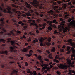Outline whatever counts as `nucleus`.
<instances>
[{"mask_svg":"<svg viewBox=\"0 0 75 75\" xmlns=\"http://www.w3.org/2000/svg\"><path fill=\"white\" fill-rule=\"evenodd\" d=\"M53 23L56 24H59L57 25L58 29V30H56L54 32V34H55L56 35L61 34V32H62V31H63V30L64 33H65L66 31H70V29H71L73 28H75V20H72L70 22V23H68V25L70 28L64 26H65V25L63 24H65V21H62V23L60 24H59V23H58L55 19L53 20V22L50 21H49L47 22V24H49L50 26H52L51 24Z\"/></svg>","mask_w":75,"mask_h":75,"instance_id":"nucleus-1","label":"nucleus"},{"mask_svg":"<svg viewBox=\"0 0 75 75\" xmlns=\"http://www.w3.org/2000/svg\"><path fill=\"white\" fill-rule=\"evenodd\" d=\"M69 1H70V0H61V1H58L57 3L59 4L64 3L62 4V8H61V7H59V6H54L53 5H51L49 3L47 4V6L46 7L42 6V5L41 4L40 10L42 9L44 10L45 9H46V10H48V9H52V8L55 11V13L59 14V13H60V11L59 10H61L62 8L64 10H65L67 8V5L69 6L72 4L71 2H69ZM64 2H66L67 3H64Z\"/></svg>","mask_w":75,"mask_h":75,"instance_id":"nucleus-2","label":"nucleus"},{"mask_svg":"<svg viewBox=\"0 0 75 75\" xmlns=\"http://www.w3.org/2000/svg\"><path fill=\"white\" fill-rule=\"evenodd\" d=\"M19 8L22 10H24L26 13H33L34 11H37V9L34 8V7L31 5L26 2L24 3V1L19 0Z\"/></svg>","mask_w":75,"mask_h":75,"instance_id":"nucleus-3","label":"nucleus"},{"mask_svg":"<svg viewBox=\"0 0 75 75\" xmlns=\"http://www.w3.org/2000/svg\"><path fill=\"white\" fill-rule=\"evenodd\" d=\"M67 64L68 65H69V66H68L67 64L64 65L63 64H61L59 66L60 69H67L68 67L69 68H70L71 66L72 67H75L74 65L72 64L71 60L67 59Z\"/></svg>","mask_w":75,"mask_h":75,"instance_id":"nucleus-4","label":"nucleus"},{"mask_svg":"<svg viewBox=\"0 0 75 75\" xmlns=\"http://www.w3.org/2000/svg\"><path fill=\"white\" fill-rule=\"evenodd\" d=\"M72 40L71 39H69L67 40V43H66V45H70L72 47H74V48H75V44L74 42H72Z\"/></svg>","mask_w":75,"mask_h":75,"instance_id":"nucleus-5","label":"nucleus"},{"mask_svg":"<svg viewBox=\"0 0 75 75\" xmlns=\"http://www.w3.org/2000/svg\"><path fill=\"white\" fill-rule=\"evenodd\" d=\"M44 38L42 37L40 38V39H39V40L40 42V45L41 46V47H42V46H44V44L42 43V42L44 41Z\"/></svg>","mask_w":75,"mask_h":75,"instance_id":"nucleus-6","label":"nucleus"},{"mask_svg":"<svg viewBox=\"0 0 75 75\" xmlns=\"http://www.w3.org/2000/svg\"><path fill=\"white\" fill-rule=\"evenodd\" d=\"M71 50H72V53L73 54L71 55V57H75V49H74V47H72L71 48Z\"/></svg>","mask_w":75,"mask_h":75,"instance_id":"nucleus-7","label":"nucleus"},{"mask_svg":"<svg viewBox=\"0 0 75 75\" xmlns=\"http://www.w3.org/2000/svg\"><path fill=\"white\" fill-rule=\"evenodd\" d=\"M70 49H71V47L69 46H67V51H68L67 52V54H69L70 53L71 50H70Z\"/></svg>","mask_w":75,"mask_h":75,"instance_id":"nucleus-8","label":"nucleus"},{"mask_svg":"<svg viewBox=\"0 0 75 75\" xmlns=\"http://www.w3.org/2000/svg\"><path fill=\"white\" fill-rule=\"evenodd\" d=\"M0 54H2V55H3V54H5L7 55L8 52L7 51H0Z\"/></svg>","mask_w":75,"mask_h":75,"instance_id":"nucleus-9","label":"nucleus"},{"mask_svg":"<svg viewBox=\"0 0 75 75\" xmlns=\"http://www.w3.org/2000/svg\"><path fill=\"white\" fill-rule=\"evenodd\" d=\"M64 14L65 15L64 16V17L65 18H69V15L68 14L67 12H64Z\"/></svg>","mask_w":75,"mask_h":75,"instance_id":"nucleus-10","label":"nucleus"},{"mask_svg":"<svg viewBox=\"0 0 75 75\" xmlns=\"http://www.w3.org/2000/svg\"><path fill=\"white\" fill-rule=\"evenodd\" d=\"M54 16L56 17H62V14H54Z\"/></svg>","mask_w":75,"mask_h":75,"instance_id":"nucleus-11","label":"nucleus"},{"mask_svg":"<svg viewBox=\"0 0 75 75\" xmlns=\"http://www.w3.org/2000/svg\"><path fill=\"white\" fill-rule=\"evenodd\" d=\"M25 14H23L22 15V16L23 17H26V16H31V15L30 13H26Z\"/></svg>","mask_w":75,"mask_h":75,"instance_id":"nucleus-12","label":"nucleus"},{"mask_svg":"<svg viewBox=\"0 0 75 75\" xmlns=\"http://www.w3.org/2000/svg\"><path fill=\"white\" fill-rule=\"evenodd\" d=\"M13 34V35H14L15 33H13L12 31H11L10 33H8L6 34L7 35H8V36H10V35H11Z\"/></svg>","mask_w":75,"mask_h":75,"instance_id":"nucleus-13","label":"nucleus"},{"mask_svg":"<svg viewBox=\"0 0 75 75\" xmlns=\"http://www.w3.org/2000/svg\"><path fill=\"white\" fill-rule=\"evenodd\" d=\"M26 70H27V73H30V75H32V72H31V69H26Z\"/></svg>","mask_w":75,"mask_h":75,"instance_id":"nucleus-14","label":"nucleus"},{"mask_svg":"<svg viewBox=\"0 0 75 75\" xmlns=\"http://www.w3.org/2000/svg\"><path fill=\"white\" fill-rule=\"evenodd\" d=\"M52 13H54V11L52 10H50L47 12V13H48L49 15H52Z\"/></svg>","mask_w":75,"mask_h":75,"instance_id":"nucleus-15","label":"nucleus"},{"mask_svg":"<svg viewBox=\"0 0 75 75\" xmlns=\"http://www.w3.org/2000/svg\"><path fill=\"white\" fill-rule=\"evenodd\" d=\"M15 48H17V47L14 45H13V47H11L10 49V51H13V50H14V49Z\"/></svg>","mask_w":75,"mask_h":75,"instance_id":"nucleus-16","label":"nucleus"},{"mask_svg":"<svg viewBox=\"0 0 75 75\" xmlns=\"http://www.w3.org/2000/svg\"><path fill=\"white\" fill-rule=\"evenodd\" d=\"M13 11H16V15H17L18 16H19V11H16V10L15 9H12Z\"/></svg>","mask_w":75,"mask_h":75,"instance_id":"nucleus-17","label":"nucleus"},{"mask_svg":"<svg viewBox=\"0 0 75 75\" xmlns=\"http://www.w3.org/2000/svg\"><path fill=\"white\" fill-rule=\"evenodd\" d=\"M41 67H48V65L45 64L44 63H42L41 65Z\"/></svg>","mask_w":75,"mask_h":75,"instance_id":"nucleus-18","label":"nucleus"},{"mask_svg":"<svg viewBox=\"0 0 75 75\" xmlns=\"http://www.w3.org/2000/svg\"><path fill=\"white\" fill-rule=\"evenodd\" d=\"M36 42H38V40L37 38H35V40H33L32 41V42L33 43H35Z\"/></svg>","mask_w":75,"mask_h":75,"instance_id":"nucleus-19","label":"nucleus"},{"mask_svg":"<svg viewBox=\"0 0 75 75\" xmlns=\"http://www.w3.org/2000/svg\"><path fill=\"white\" fill-rule=\"evenodd\" d=\"M74 18H75L74 17H72L71 18H69L68 20V22L69 23V22H70V21H71V20H74Z\"/></svg>","mask_w":75,"mask_h":75,"instance_id":"nucleus-20","label":"nucleus"},{"mask_svg":"<svg viewBox=\"0 0 75 75\" xmlns=\"http://www.w3.org/2000/svg\"><path fill=\"white\" fill-rule=\"evenodd\" d=\"M18 72V71H16V70H13L11 73V74H17Z\"/></svg>","mask_w":75,"mask_h":75,"instance_id":"nucleus-21","label":"nucleus"},{"mask_svg":"<svg viewBox=\"0 0 75 75\" xmlns=\"http://www.w3.org/2000/svg\"><path fill=\"white\" fill-rule=\"evenodd\" d=\"M52 54H50L49 55V56H48V57L49 58H50V59H52Z\"/></svg>","mask_w":75,"mask_h":75,"instance_id":"nucleus-22","label":"nucleus"},{"mask_svg":"<svg viewBox=\"0 0 75 75\" xmlns=\"http://www.w3.org/2000/svg\"><path fill=\"white\" fill-rule=\"evenodd\" d=\"M51 51L52 52H55V47H53L51 50Z\"/></svg>","mask_w":75,"mask_h":75,"instance_id":"nucleus-23","label":"nucleus"},{"mask_svg":"<svg viewBox=\"0 0 75 75\" xmlns=\"http://www.w3.org/2000/svg\"><path fill=\"white\" fill-rule=\"evenodd\" d=\"M31 55H32V54H30V53L29 54H26V56H27V57H28L30 58L31 57Z\"/></svg>","mask_w":75,"mask_h":75,"instance_id":"nucleus-24","label":"nucleus"},{"mask_svg":"<svg viewBox=\"0 0 75 75\" xmlns=\"http://www.w3.org/2000/svg\"><path fill=\"white\" fill-rule=\"evenodd\" d=\"M28 50L27 48H24L23 51V52H27V51H28Z\"/></svg>","mask_w":75,"mask_h":75,"instance_id":"nucleus-25","label":"nucleus"},{"mask_svg":"<svg viewBox=\"0 0 75 75\" xmlns=\"http://www.w3.org/2000/svg\"><path fill=\"white\" fill-rule=\"evenodd\" d=\"M59 55H57L55 57V59H59Z\"/></svg>","mask_w":75,"mask_h":75,"instance_id":"nucleus-26","label":"nucleus"},{"mask_svg":"<svg viewBox=\"0 0 75 75\" xmlns=\"http://www.w3.org/2000/svg\"><path fill=\"white\" fill-rule=\"evenodd\" d=\"M29 21H30V22H32L33 23H35V20H34L30 19Z\"/></svg>","mask_w":75,"mask_h":75,"instance_id":"nucleus-27","label":"nucleus"},{"mask_svg":"<svg viewBox=\"0 0 75 75\" xmlns=\"http://www.w3.org/2000/svg\"><path fill=\"white\" fill-rule=\"evenodd\" d=\"M11 20L14 23H17V21H16V20L15 19H11Z\"/></svg>","mask_w":75,"mask_h":75,"instance_id":"nucleus-28","label":"nucleus"},{"mask_svg":"<svg viewBox=\"0 0 75 75\" xmlns=\"http://www.w3.org/2000/svg\"><path fill=\"white\" fill-rule=\"evenodd\" d=\"M42 58V56L41 55H39L38 57V58L39 59V60H40L41 59V58Z\"/></svg>","mask_w":75,"mask_h":75,"instance_id":"nucleus-29","label":"nucleus"},{"mask_svg":"<svg viewBox=\"0 0 75 75\" xmlns=\"http://www.w3.org/2000/svg\"><path fill=\"white\" fill-rule=\"evenodd\" d=\"M19 68H20V69H21L22 70L21 71H22L24 69H25V68L22 67H21V66L20 65H19Z\"/></svg>","mask_w":75,"mask_h":75,"instance_id":"nucleus-30","label":"nucleus"},{"mask_svg":"<svg viewBox=\"0 0 75 75\" xmlns=\"http://www.w3.org/2000/svg\"><path fill=\"white\" fill-rule=\"evenodd\" d=\"M6 40L3 39H0V42H5Z\"/></svg>","mask_w":75,"mask_h":75,"instance_id":"nucleus-31","label":"nucleus"},{"mask_svg":"<svg viewBox=\"0 0 75 75\" xmlns=\"http://www.w3.org/2000/svg\"><path fill=\"white\" fill-rule=\"evenodd\" d=\"M44 60H45V61H47V62H48V61H50V59H48L46 58H45L44 59Z\"/></svg>","mask_w":75,"mask_h":75,"instance_id":"nucleus-32","label":"nucleus"},{"mask_svg":"<svg viewBox=\"0 0 75 75\" xmlns=\"http://www.w3.org/2000/svg\"><path fill=\"white\" fill-rule=\"evenodd\" d=\"M48 30L49 31H51L52 30V27L51 26H49L48 27Z\"/></svg>","mask_w":75,"mask_h":75,"instance_id":"nucleus-33","label":"nucleus"},{"mask_svg":"<svg viewBox=\"0 0 75 75\" xmlns=\"http://www.w3.org/2000/svg\"><path fill=\"white\" fill-rule=\"evenodd\" d=\"M15 43V42L14 41H11V45H13V44H14Z\"/></svg>","mask_w":75,"mask_h":75,"instance_id":"nucleus-34","label":"nucleus"},{"mask_svg":"<svg viewBox=\"0 0 75 75\" xmlns=\"http://www.w3.org/2000/svg\"><path fill=\"white\" fill-rule=\"evenodd\" d=\"M46 67H47L45 66L42 68V71H44V70H45L46 69Z\"/></svg>","mask_w":75,"mask_h":75,"instance_id":"nucleus-35","label":"nucleus"},{"mask_svg":"<svg viewBox=\"0 0 75 75\" xmlns=\"http://www.w3.org/2000/svg\"><path fill=\"white\" fill-rule=\"evenodd\" d=\"M56 73L58 75H61V72H60V71H57L56 72Z\"/></svg>","mask_w":75,"mask_h":75,"instance_id":"nucleus-36","label":"nucleus"},{"mask_svg":"<svg viewBox=\"0 0 75 75\" xmlns=\"http://www.w3.org/2000/svg\"><path fill=\"white\" fill-rule=\"evenodd\" d=\"M51 38L49 37L48 39H47L48 42H51Z\"/></svg>","mask_w":75,"mask_h":75,"instance_id":"nucleus-37","label":"nucleus"},{"mask_svg":"<svg viewBox=\"0 0 75 75\" xmlns=\"http://www.w3.org/2000/svg\"><path fill=\"white\" fill-rule=\"evenodd\" d=\"M33 75H37V72H36V71H33Z\"/></svg>","mask_w":75,"mask_h":75,"instance_id":"nucleus-38","label":"nucleus"},{"mask_svg":"<svg viewBox=\"0 0 75 75\" xmlns=\"http://www.w3.org/2000/svg\"><path fill=\"white\" fill-rule=\"evenodd\" d=\"M51 3H53V4H54V5H57V2H53L52 1H51Z\"/></svg>","mask_w":75,"mask_h":75,"instance_id":"nucleus-39","label":"nucleus"},{"mask_svg":"<svg viewBox=\"0 0 75 75\" xmlns=\"http://www.w3.org/2000/svg\"><path fill=\"white\" fill-rule=\"evenodd\" d=\"M33 51L32 50H30L29 51V54H33Z\"/></svg>","mask_w":75,"mask_h":75,"instance_id":"nucleus-40","label":"nucleus"},{"mask_svg":"<svg viewBox=\"0 0 75 75\" xmlns=\"http://www.w3.org/2000/svg\"><path fill=\"white\" fill-rule=\"evenodd\" d=\"M25 66H28V63L27 62H25Z\"/></svg>","mask_w":75,"mask_h":75,"instance_id":"nucleus-41","label":"nucleus"},{"mask_svg":"<svg viewBox=\"0 0 75 75\" xmlns=\"http://www.w3.org/2000/svg\"><path fill=\"white\" fill-rule=\"evenodd\" d=\"M15 31L16 33V34L18 35V34H19V31H16V30H15Z\"/></svg>","mask_w":75,"mask_h":75,"instance_id":"nucleus-42","label":"nucleus"},{"mask_svg":"<svg viewBox=\"0 0 75 75\" xmlns=\"http://www.w3.org/2000/svg\"><path fill=\"white\" fill-rule=\"evenodd\" d=\"M2 31L4 32H6V30L4 29V28H3L2 29Z\"/></svg>","mask_w":75,"mask_h":75,"instance_id":"nucleus-43","label":"nucleus"},{"mask_svg":"<svg viewBox=\"0 0 75 75\" xmlns=\"http://www.w3.org/2000/svg\"><path fill=\"white\" fill-rule=\"evenodd\" d=\"M54 62H56L57 63H58L59 61L57 60H54Z\"/></svg>","mask_w":75,"mask_h":75,"instance_id":"nucleus-44","label":"nucleus"},{"mask_svg":"<svg viewBox=\"0 0 75 75\" xmlns=\"http://www.w3.org/2000/svg\"><path fill=\"white\" fill-rule=\"evenodd\" d=\"M27 41L28 42H30L31 41V40L30 38H28L27 39Z\"/></svg>","mask_w":75,"mask_h":75,"instance_id":"nucleus-45","label":"nucleus"},{"mask_svg":"<svg viewBox=\"0 0 75 75\" xmlns=\"http://www.w3.org/2000/svg\"><path fill=\"white\" fill-rule=\"evenodd\" d=\"M46 69L47 71H50V68L49 67H47V68H46Z\"/></svg>","mask_w":75,"mask_h":75,"instance_id":"nucleus-46","label":"nucleus"},{"mask_svg":"<svg viewBox=\"0 0 75 75\" xmlns=\"http://www.w3.org/2000/svg\"><path fill=\"white\" fill-rule=\"evenodd\" d=\"M39 61H40V62H41V63H42V64L43 63V62H44L41 59L40 60H39Z\"/></svg>","mask_w":75,"mask_h":75,"instance_id":"nucleus-47","label":"nucleus"},{"mask_svg":"<svg viewBox=\"0 0 75 75\" xmlns=\"http://www.w3.org/2000/svg\"><path fill=\"white\" fill-rule=\"evenodd\" d=\"M31 35H35V34L32 32H30L29 33Z\"/></svg>","mask_w":75,"mask_h":75,"instance_id":"nucleus-48","label":"nucleus"},{"mask_svg":"<svg viewBox=\"0 0 75 75\" xmlns=\"http://www.w3.org/2000/svg\"><path fill=\"white\" fill-rule=\"evenodd\" d=\"M7 40L8 41V42H10L11 41H10V40H11V38H8L7 39Z\"/></svg>","mask_w":75,"mask_h":75,"instance_id":"nucleus-49","label":"nucleus"},{"mask_svg":"<svg viewBox=\"0 0 75 75\" xmlns=\"http://www.w3.org/2000/svg\"><path fill=\"white\" fill-rule=\"evenodd\" d=\"M27 48H28V49H31V46H28Z\"/></svg>","mask_w":75,"mask_h":75,"instance_id":"nucleus-50","label":"nucleus"},{"mask_svg":"<svg viewBox=\"0 0 75 75\" xmlns=\"http://www.w3.org/2000/svg\"><path fill=\"white\" fill-rule=\"evenodd\" d=\"M38 52H39V53H41V52H42V51H41V50L38 49Z\"/></svg>","mask_w":75,"mask_h":75,"instance_id":"nucleus-51","label":"nucleus"},{"mask_svg":"<svg viewBox=\"0 0 75 75\" xmlns=\"http://www.w3.org/2000/svg\"><path fill=\"white\" fill-rule=\"evenodd\" d=\"M35 26H36V29H38V24H36L35 25Z\"/></svg>","mask_w":75,"mask_h":75,"instance_id":"nucleus-52","label":"nucleus"},{"mask_svg":"<svg viewBox=\"0 0 75 75\" xmlns=\"http://www.w3.org/2000/svg\"><path fill=\"white\" fill-rule=\"evenodd\" d=\"M47 45L49 46V45H51V44L50 42H47Z\"/></svg>","mask_w":75,"mask_h":75,"instance_id":"nucleus-53","label":"nucleus"},{"mask_svg":"<svg viewBox=\"0 0 75 75\" xmlns=\"http://www.w3.org/2000/svg\"><path fill=\"white\" fill-rule=\"evenodd\" d=\"M60 52H64V49H60Z\"/></svg>","mask_w":75,"mask_h":75,"instance_id":"nucleus-54","label":"nucleus"},{"mask_svg":"<svg viewBox=\"0 0 75 75\" xmlns=\"http://www.w3.org/2000/svg\"><path fill=\"white\" fill-rule=\"evenodd\" d=\"M47 25V24L46 23H44L42 25L43 27H45Z\"/></svg>","mask_w":75,"mask_h":75,"instance_id":"nucleus-55","label":"nucleus"},{"mask_svg":"<svg viewBox=\"0 0 75 75\" xmlns=\"http://www.w3.org/2000/svg\"><path fill=\"white\" fill-rule=\"evenodd\" d=\"M1 24L2 25V24H5V22L4 21H2L1 23Z\"/></svg>","mask_w":75,"mask_h":75,"instance_id":"nucleus-56","label":"nucleus"},{"mask_svg":"<svg viewBox=\"0 0 75 75\" xmlns=\"http://www.w3.org/2000/svg\"><path fill=\"white\" fill-rule=\"evenodd\" d=\"M12 7H16V5L14 4H12Z\"/></svg>","mask_w":75,"mask_h":75,"instance_id":"nucleus-57","label":"nucleus"},{"mask_svg":"<svg viewBox=\"0 0 75 75\" xmlns=\"http://www.w3.org/2000/svg\"><path fill=\"white\" fill-rule=\"evenodd\" d=\"M4 18H1V19H0V21H3L4 20Z\"/></svg>","mask_w":75,"mask_h":75,"instance_id":"nucleus-58","label":"nucleus"},{"mask_svg":"<svg viewBox=\"0 0 75 75\" xmlns=\"http://www.w3.org/2000/svg\"><path fill=\"white\" fill-rule=\"evenodd\" d=\"M3 12H4V13H7V10L5 9H4Z\"/></svg>","mask_w":75,"mask_h":75,"instance_id":"nucleus-59","label":"nucleus"},{"mask_svg":"<svg viewBox=\"0 0 75 75\" xmlns=\"http://www.w3.org/2000/svg\"><path fill=\"white\" fill-rule=\"evenodd\" d=\"M37 71H40V70H41V69L39 68H37L36 69Z\"/></svg>","mask_w":75,"mask_h":75,"instance_id":"nucleus-60","label":"nucleus"},{"mask_svg":"<svg viewBox=\"0 0 75 75\" xmlns=\"http://www.w3.org/2000/svg\"><path fill=\"white\" fill-rule=\"evenodd\" d=\"M60 20L61 21H64V19L62 18H60Z\"/></svg>","mask_w":75,"mask_h":75,"instance_id":"nucleus-61","label":"nucleus"},{"mask_svg":"<svg viewBox=\"0 0 75 75\" xmlns=\"http://www.w3.org/2000/svg\"><path fill=\"white\" fill-rule=\"evenodd\" d=\"M72 74H75V70H72Z\"/></svg>","mask_w":75,"mask_h":75,"instance_id":"nucleus-62","label":"nucleus"},{"mask_svg":"<svg viewBox=\"0 0 75 75\" xmlns=\"http://www.w3.org/2000/svg\"><path fill=\"white\" fill-rule=\"evenodd\" d=\"M34 55L36 57V58H38V56H37V55L36 54H34Z\"/></svg>","mask_w":75,"mask_h":75,"instance_id":"nucleus-63","label":"nucleus"},{"mask_svg":"<svg viewBox=\"0 0 75 75\" xmlns=\"http://www.w3.org/2000/svg\"><path fill=\"white\" fill-rule=\"evenodd\" d=\"M46 52L47 53H48V54H50V51H49L48 50H46Z\"/></svg>","mask_w":75,"mask_h":75,"instance_id":"nucleus-64","label":"nucleus"}]
</instances>
